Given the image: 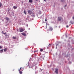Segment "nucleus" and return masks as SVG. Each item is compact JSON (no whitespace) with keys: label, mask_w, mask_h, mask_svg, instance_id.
<instances>
[{"label":"nucleus","mask_w":74,"mask_h":74,"mask_svg":"<svg viewBox=\"0 0 74 74\" xmlns=\"http://www.w3.org/2000/svg\"><path fill=\"white\" fill-rule=\"evenodd\" d=\"M20 32H23L24 30H25V29H24L21 28H20L19 29Z\"/></svg>","instance_id":"1"},{"label":"nucleus","mask_w":74,"mask_h":74,"mask_svg":"<svg viewBox=\"0 0 74 74\" xmlns=\"http://www.w3.org/2000/svg\"><path fill=\"white\" fill-rule=\"evenodd\" d=\"M58 21H62V18L60 17H58Z\"/></svg>","instance_id":"2"},{"label":"nucleus","mask_w":74,"mask_h":74,"mask_svg":"<svg viewBox=\"0 0 74 74\" xmlns=\"http://www.w3.org/2000/svg\"><path fill=\"white\" fill-rule=\"evenodd\" d=\"M49 30L50 31H52L53 30V28H52V27H49Z\"/></svg>","instance_id":"3"},{"label":"nucleus","mask_w":74,"mask_h":74,"mask_svg":"<svg viewBox=\"0 0 74 74\" xmlns=\"http://www.w3.org/2000/svg\"><path fill=\"white\" fill-rule=\"evenodd\" d=\"M56 71H55V73L56 74H58V69H55Z\"/></svg>","instance_id":"4"},{"label":"nucleus","mask_w":74,"mask_h":74,"mask_svg":"<svg viewBox=\"0 0 74 74\" xmlns=\"http://www.w3.org/2000/svg\"><path fill=\"white\" fill-rule=\"evenodd\" d=\"M28 13H29V14L31 15V14H32V12L31 10H29L28 11Z\"/></svg>","instance_id":"5"},{"label":"nucleus","mask_w":74,"mask_h":74,"mask_svg":"<svg viewBox=\"0 0 74 74\" xmlns=\"http://www.w3.org/2000/svg\"><path fill=\"white\" fill-rule=\"evenodd\" d=\"M4 52H6L7 50V48H5L3 49Z\"/></svg>","instance_id":"6"},{"label":"nucleus","mask_w":74,"mask_h":74,"mask_svg":"<svg viewBox=\"0 0 74 74\" xmlns=\"http://www.w3.org/2000/svg\"><path fill=\"white\" fill-rule=\"evenodd\" d=\"M5 19L6 20V21H9V20H10V18H8V17H6L5 18Z\"/></svg>","instance_id":"7"},{"label":"nucleus","mask_w":74,"mask_h":74,"mask_svg":"<svg viewBox=\"0 0 74 74\" xmlns=\"http://www.w3.org/2000/svg\"><path fill=\"white\" fill-rule=\"evenodd\" d=\"M3 49L0 50V53H3Z\"/></svg>","instance_id":"8"},{"label":"nucleus","mask_w":74,"mask_h":74,"mask_svg":"<svg viewBox=\"0 0 74 74\" xmlns=\"http://www.w3.org/2000/svg\"><path fill=\"white\" fill-rule=\"evenodd\" d=\"M14 9H16L17 8V6H14L13 7Z\"/></svg>","instance_id":"9"},{"label":"nucleus","mask_w":74,"mask_h":74,"mask_svg":"<svg viewBox=\"0 0 74 74\" xmlns=\"http://www.w3.org/2000/svg\"><path fill=\"white\" fill-rule=\"evenodd\" d=\"M29 3H32L33 2V0H29Z\"/></svg>","instance_id":"10"},{"label":"nucleus","mask_w":74,"mask_h":74,"mask_svg":"<svg viewBox=\"0 0 74 74\" xmlns=\"http://www.w3.org/2000/svg\"><path fill=\"white\" fill-rule=\"evenodd\" d=\"M21 34H22V35H23V36H26V34H24L23 33H22Z\"/></svg>","instance_id":"11"},{"label":"nucleus","mask_w":74,"mask_h":74,"mask_svg":"<svg viewBox=\"0 0 74 74\" xmlns=\"http://www.w3.org/2000/svg\"><path fill=\"white\" fill-rule=\"evenodd\" d=\"M12 38L13 39H16V37H15L14 36H13V37H12Z\"/></svg>","instance_id":"12"},{"label":"nucleus","mask_w":74,"mask_h":74,"mask_svg":"<svg viewBox=\"0 0 74 74\" xmlns=\"http://www.w3.org/2000/svg\"><path fill=\"white\" fill-rule=\"evenodd\" d=\"M24 13L25 15H26L27 14L26 12V11H25V10L24 11Z\"/></svg>","instance_id":"13"},{"label":"nucleus","mask_w":74,"mask_h":74,"mask_svg":"<svg viewBox=\"0 0 74 74\" xmlns=\"http://www.w3.org/2000/svg\"><path fill=\"white\" fill-rule=\"evenodd\" d=\"M2 6V3L0 2V7H1Z\"/></svg>","instance_id":"14"},{"label":"nucleus","mask_w":74,"mask_h":74,"mask_svg":"<svg viewBox=\"0 0 74 74\" xmlns=\"http://www.w3.org/2000/svg\"><path fill=\"white\" fill-rule=\"evenodd\" d=\"M40 52H42V51H43V49H41L40 50Z\"/></svg>","instance_id":"15"},{"label":"nucleus","mask_w":74,"mask_h":74,"mask_svg":"<svg viewBox=\"0 0 74 74\" xmlns=\"http://www.w3.org/2000/svg\"><path fill=\"white\" fill-rule=\"evenodd\" d=\"M19 73L20 74H22V71H19Z\"/></svg>","instance_id":"16"},{"label":"nucleus","mask_w":74,"mask_h":74,"mask_svg":"<svg viewBox=\"0 0 74 74\" xmlns=\"http://www.w3.org/2000/svg\"><path fill=\"white\" fill-rule=\"evenodd\" d=\"M21 69H22V68H20V69H18L19 71H20V70H21Z\"/></svg>","instance_id":"17"},{"label":"nucleus","mask_w":74,"mask_h":74,"mask_svg":"<svg viewBox=\"0 0 74 74\" xmlns=\"http://www.w3.org/2000/svg\"><path fill=\"white\" fill-rule=\"evenodd\" d=\"M21 69L22 71H23L24 69H23V68H22V67H21Z\"/></svg>","instance_id":"18"},{"label":"nucleus","mask_w":74,"mask_h":74,"mask_svg":"<svg viewBox=\"0 0 74 74\" xmlns=\"http://www.w3.org/2000/svg\"><path fill=\"white\" fill-rule=\"evenodd\" d=\"M32 16H33V17L34 18V17H35V16L33 14V15H32Z\"/></svg>","instance_id":"19"},{"label":"nucleus","mask_w":74,"mask_h":74,"mask_svg":"<svg viewBox=\"0 0 74 74\" xmlns=\"http://www.w3.org/2000/svg\"><path fill=\"white\" fill-rule=\"evenodd\" d=\"M1 48H2V47L0 45V49H1Z\"/></svg>","instance_id":"20"},{"label":"nucleus","mask_w":74,"mask_h":74,"mask_svg":"<svg viewBox=\"0 0 74 74\" xmlns=\"http://www.w3.org/2000/svg\"><path fill=\"white\" fill-rule=\"evenodd\" d=\"M6 32H5V33H3V34H6Z\"/></svg>","instance_id":"21"},{"label":"nucleus","mask_w":74,"mask_h":74,"mask_svg":"<svg viewBox=\"0 0 74 74\" xmlns=\"http://www.w3.org/2000/svg\"><path fill=\"white\" fill-rule=\"evenodd\" d=\"M45 21H47V19H45Z\"/></svg>","instance_id":"22"},{"label":"nucleus","mask_w":74,"mask_h":74,"mask_svg":"<svg viewBox=\"0 0 74 74\" xmlns=\"http://www.w3.org/2000/svg\"><path fill=\"white\" fill-rule=\"evenodd\" d=\"M69 27V26L67 25L66 26V27Z\"/></svg>","instance_id":"23"},{"label":"nucleus","mask_w":74,"mask_h":74,"mask_svg":"<svg viewBox=\"0 0 74 74\" xmlns=\"http://www.w3.org/2000/svg\"><path fill=\"white\" fill-rule=\"evenodd\" d=\"M73 19L74 20V16H73Z\"/></svg>","instance_id":"24"},{"label":"nucleus","mask_w":74,"mask_h":74,"mask_svg":"<svg viewBox=\"0 0 74 74\" xmlns=\"http://www.w3.org/2000/svg\"><path fill=\"white\" fill-rule=\"evenodd\" d=\"M5 36H7V34H5Z\"/></svg>","instance_id":"25"},{"label":"nucleus","mask_w":74,"mask_h":74,"mask_svg":"<svg viewBox=\"0 0 74 74\" xmlns=\"http://www.w3.org/2000/svg\"><path fill=\"white\" fill-rule=\"evenodd\" d=\"M37 52V51H34V53H35V52Z\"/></svg>","instance_id":"26"},{"label":"nucleus","mask_w":74,"mask_h":74,"mask_svg":"<svg viewBox=\"0 0 74 74\" xmlns=\"http://www.w3.org/2000/svg\"><path fill=\"white\" fill-rule=\"evenodd\" d=\"M44 1H47V0H44Z\"/></svg>","instance_id":"27"},{"label":"nucleus","mask_w":74,"mask_h":74,"mask_svg":"<svg viewBox=\"0 0 74 74\" xmlns=\"http://www.w3.org/2000/svg\"><path fill=\"white\" fill-rule=\"evenodd\" d=\"M66 6H67V5H65V7H66Z\"/></svg>","instance_id":"28"},{"label":"nucleus","mask_w":74,"mask_h":74,"mask_svg":"<svg viewBox=\"0 0 74 74\" xmlns=\"http://www.w3.org/2000/svg\"><path fill=\"white\" fill-rule=\"evenodd\" d=\"M36 1H38V0H36Z\"/></svg>","instance_id":"29"},{"label":"nucleus","mask_w":74,"mask_h":74,"mask_svg":"<svg viewBox=\"0 0 74 74\" xmlns=\"http://www.w3.org/2000/svg\"><path fill=\"white\" fill-rule=\"evenodd\" d=\"M61 1L62 2H63V1H62V0H61Z\"/></svg>","instance_id":"30"},{"label":"nucleus","mask_w":74,"mask_h":74,"mask_svg":"<svg viewBox=\"0 0 74 74\" xmlns=\"http://www.w3.org/2000/svg\"><path fill=\"white\" fill-rule=\"evenodd\" d=\"M28 66H29V65L28 66Z\"/></svg>","instance_id":"31"},{"label":"nucleus","mask_w":74,"mask_h":74,"mask_svg":"<svg viewBox=\"0 0 74 74\" xmlns=\"http://www.w3.org/2000/svg\"><path fill=\"white\" fill-rule=\"evenodd\" d=\"M29 68H30V67H29Z\"/></svg>","instance_id":"32"},{"label":"nucleus","mask_w":74,"mask_h":74,"mask_svg":"<svg viewBox=\"0 0 74 74\" xmlns=\"http://www.w3.org/2000/svg\"><path fill=\"white\" fill-rule=\"evenodd\" d=\"M17 31L18 32V30H17Z\"/></svg>","instance_id":"33"},{"label":"nucleus","mask_w":74,"mask_h":74,"mask_svg":"<svg viewBox=\"0 0 74 74\" xmlns=\"http://www.w3.org/2000/svg\"><path fill=\"white\" fill-rule=\"evenodd\" d=\"M49 45H50V44H49Z\"/></svg>","instance_id":"34"},{"label":"nucleus","mask_w":74,"mask_h":74,"mask_svg":"<svg viewBox=\"0 0 74 74\" xmlns=\"http://www.w3.org/2000/svg\"><path fill=\"white\" fill-rule=\"evenodd\" d=\"M73 74H74V73H73Z\"/></svg>","instance_id":"35"},{"label":"nucleus","mask_w":74,"mask_h":74,"mask_svg":"<svg viewBox=\"0 0 74 74\" xmlns=\"http://www.w3.org/2000/svg\"><path fill=\"white\" fill-rule=\"evenodd\" d=\"M73 44H74V43Z\"/></svg>","instance_id":"36"}]
</instances>
